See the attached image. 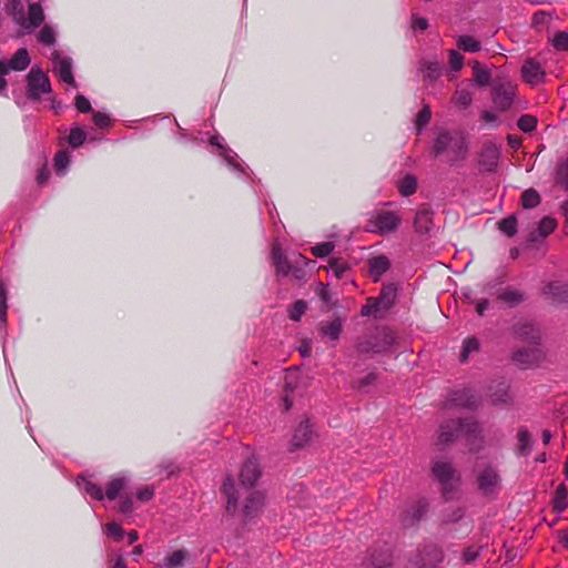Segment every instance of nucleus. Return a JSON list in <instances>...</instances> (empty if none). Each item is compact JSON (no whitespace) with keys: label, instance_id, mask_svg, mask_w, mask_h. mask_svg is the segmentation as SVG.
I'll list each match as a JSON object with an SVG mask.
<instances>
[{"label":"nucleus","instance_id":"obj_52","mask_svg":"<svg viewBox=\"0 0 568 568\" xmlns=\"http://www.w3.org/2000/svg\"><path fill=\"white\" fill-rule=\"evenodd\" d=\"M454 99L455 103L464 109L469 106L473 101L471 93L467 90L457 91Z\"/></svg>","mask_w":568,"mask_h":568},{"label":"nucleus","instance_id":"obj_32","mask_svg":"<svg viewBox=\"0 0 568 568\" xmlns=\"http://www.w3.org/2000/svg\"><path fill=\"white\" fill-rule=\"evenodd\" d=\"M474 80L479 87H486L489 84L491 75L487 69H483L478 61L473 64Z\"/></svg>","mask_w":568,"mask_h":568},{"label":"nucleus","instance_id":"obj_41","mask_svg":"<svg viewBox=\"0 0 568 568\" xmlns=\"http://www.w3.org/2000/svg\"><path fill=\"white\" fill-rule=\"evenodd\" d=\"M432 118V111L429 105L425 104L422 110L418 112L415 125L418 132H420L426 124L429 123Z\"/></svg>","mask_w":568,"mask_h":568},{"label":"nucleus","instance_id":"obj_54","mask_svg":"<svg viewBox=\"0 0 568 568\" xmlns=\"http://www.w3.org/2000/svg\"><path fill=\"white\" fill-rule=\"evenodd\" d=\"M449 64L453 71H459L464 64L463 55L455 50L449 51Z\"/></svg>","mask_w":568,"mask_h":568},{"label":"nucleus","instance_id":"obj_27","mask_svg":"<svg viewBox=\"0 0 568 568\" xmlns=\"http://www.w3.org/2000/svg\"><path fill=\"white\" fill-rule=\"evenodd\" d=\"M513 361L523 367H528L536 361V352L532 348H519L514 352Z\"/></svg>","mask_w":568,"mask_h":568},{"label":"nucleus","instance_id":"obj_16","mask_svg":"<svg viewBox=\"0 0 568 568\" xmlns=\"http://www.w3.org/2000/svg\"><path fill=\"white\" fill-rule=\"evenodd\" d=\"M53 71L61 81L75 85L74 78L71 71V61L67 58H60L58 52L53 54Z\"/></svg>","mask_w":568,"mask_h":568},{"label":"nucleus","instance_id":"obj_45","mask_svg":"<svg viewBox=\"0 0 568 568\" xmlns=\"http://www.w3.org/2000/svg\"><path fill=\"white\" fill-rule=\"evenodd\" d=\"M516 334L525 339H536L538 337L537 332L531 324H523L517 326Z\"/></svg>","mask_w":568,"mask_h":568},{"label":"nucleus","instance_id":"obj_59","mask_svg":"<svg viewBox=\"0 0 568 568\" xmlns=\"http://www.w3.org/2000/svg\"><path fill=\"white\" fill-rule=\"evenodd\" d=\"M9 72V67L7 62L0 61V93L6 89L7 81L3 78Z\"/></svg>","mask_w":568,"mask_h":568},{"label":"nucleus","instance_id":"obj_60","mask_svg":"<svg viewBox=\"0 0 568 568\" xmlns=\"http://www.w3.org/2000/svg\"><path fill=\"white\" fill-rule=\"evenodd\" d=\"M153 494L154 493L152 488L145 487L138 491L136 497L141 501H148L153 497Z\"/></svg>","mask_w":568,"mask_h":568},{"label":"nucleus","instance_id":"obj_49","mask_svg":"<svg viewBox=\"0 0 568 568\" xmlns=\"http://www.w3.org/2000/svg\"><path fill=\"white\" fill-rule=\"evenodd\" d=\"M85 140V132L80 128H73L70 131L69 143L73 148H79Z\"/></svg>","mask_w":568,"mask_h":568},{"label":"nucleus","instance_id":"obj_15","mask_svg":"<svg viewBox=\"0 0 568 568\" xmlns=\"http://www.w3.org/2000/svg\"><path fill=\"white\" fill-rule=\"evenodd\" d=\"M426 511V503L418 500L409 505L402 514V524L404 527L415 526Z\"/></svg>","mask_w":568,"mask_h":568},{"label":"nucleus","instance_id":"obj_26","mask_svg":"<svg viewBox=\"0 0 568 568\" xmlns=\"http://www.w3.org/2000/svg\"><path fill=\"white\" fill-rule=\"evenodd\" d=\"M396 286L394 284H386L383 286L381 295L376 298L384 311L388 310L395 302Z\"/></svg>","mask_w":568,"mask_h":568},{"label":"nucleus","instance_id":"obj_5","mask_svg":"<svg viewBox=\"0 0 568 568\" xmlns=\"http://www.w3.org/2000/svg\"><path fill=\"white\" fill-rule=\"evenodd\" d=\"M432 474L442 485L445 496L453 490L454 485L459 480V475L452 463L442 459L433 462Z\"/></svg>","mask_w":568,"mask_h":568},{"label":"nucleus","instance_id":"obj_42","mask_svg":"<svg viewBox=\"0 0 568 568\" xmlns=\"http://www.w3.org/2000/svg\"><path fill=\"white\" fill-rule=\"evenodd\" d=\"M551 44L556 50L568 51V32H557L551 40Z\"/></svg>","mask_w":568,"mask_h":568},{"label":"nucleus","instance_id":"obj_7","mask_svg":"<svg viewBox=\"0 0 568 568\" xmlns=\"http://www.w3.org/2000/svg\"><path fill=\"white\" fill-rule=\"evenodd\" d=\"M371 223L374 226L373 231L383 235L395 231L400 223V219L393 211H382L373 216Z\"/></svg>","mask_w":568,"mask_h":568},{"label":"nucleus","instance_id":"obj_34","mask_svg":"<svg viewBox=\"0 0 568 568\" xmlns=\"http://www.w3.org/2000/svg\"><path fill=\"white\" fill-rule=\"evenodd\" d=\"M540 203V195L535 189H528L521 194V205L524 209H534Z\"/></svg>","mask_w":568,"mask_h":568},{"label":"nucleus","instance_id":"obj_29","mask_svg":"<svg viewBox=\"0 0 568 568\" xmlns=\"http://www.w3.org/2000/svg\"><path fill=\"white\" fill-rule=\"evenodd\" d=\"M321 334L329 337L333 341L339 338L342 332V321L339 318H335L331 322L323 323L320 327Z\"/></svg>","mask_w":568,"mask_h":568},{"label":"nucleus","instance_id":"obj_36","mask_svg":"<svg viewBox=\"0 0 568 568\" xmlns=\"http://www.w3.org/2000/svg\"><path fill=\"white\" fill-rule=\"evenodd\" d=\"M499 230L511 237L517 233V220L514 215L503 219L498 222Z\"/></svg>","mask_w":568,"mask_h":568},{"label":"nucleus","instance_id":"obj_28","mask_svg":"<svg viewBox=\"0 0 568 568\" xmlns=\"http://www.w3.org/2000/svg\"><path fill=\"white\" fill-rule=\"evenodd\" d=\"M568 488L565 484H560L555 491V496L552 499L554 509L557 513L564 511L568 506Z\"/></svg>","mask_w":568,"mask_h":568},{"label":"nucleus","instance_id":"obj_31","mask_svg":"<svg viewBox=\"0 0 568 568\" xmlns=\"http://www.w3.org/2000/svg\"><path fill=\"white\" fill-rule=\"evenodd\" d=\"M497 298L510 306H515L524 301V294L517 290H505L498 293Z\"/></svg>","mask_w":568,"mask_h":568},{"label":"nucleus","instance_id":"obj_43","mask_svg":"<svg viewBox=\"0 0 568 568\" xmlns=\"http://www.w3.org/2000/svg\"><path fill=\"white\" fill-rule=\"evenodd\" d=\"M307 305L304 301H296L290 308L288 316L292 321H300L302 315L305 313Z\"/></svg>","mask_w":568,"mask_h":568},{"label":"nucleus","instance_id":"obj_18","mask_svg":"<svg viewBox=\"0 0 568 568\" xmlns=\"http://www.w3.org/2000/svg\"><path fill=\"white\" fill-rule=\"evenodd\" d=\"M222 493L226 498L227 513H234L237 508L240 491L231 477L225 478L222 485Z\"/></svg>","mask_w":568,"mask_h":568},{"label":"nucleus","instance_id":"obj_40","mask_svg":"<svg viewBox=\"0 0 568 568\" xmlns=\"http://www.w3.org/2000/svg\"><path fill=\"white\" fill-rule=\"evenodd\" d=\"M517 125L523 132L530 133L536 129L537 119L530 114H525L518 119Z\"/></svg>","mask_w":568,"mask_h":568},{"label":"nucleus","instance_id":"obj_35","mask_svg":"<svg viewBox=\"0 0 568 568\" xmlns=\"http://www.w3.org/2000/svg\"><path fill=\"white\" fill-rule=\"evenodd\" d=\"M478 351H479L478 339L476 337H467L463 343L460 361L463 363L467 362L469 355L473 353H477Z\"/></svg>","mask_w":568,"mask_h":568},{"label":"nucleus","instance_id":"obj_55","mask_svg":"<svg viewBox=\"0 0 568 568\" xmlns=\"http://www.w3.org/2000/svg\"><path fill=\"white\" fill-rule=\"evenodd\" d=\"M106 534L115 540H120L123 537V529L116 523H110L106 525Z\"/></svg>","mask_w":568,"mask_h":568},{"label":"nucleus","instance_id":"obj_10","mask_svg":"<svg viewBox=\"0 0 568 568\" xmlns=\"http://www.w3.org/2000/svg\"><path fill=\"white\" fill-rule=\"evenodd\" d=\"M500 149L495 143H486L479 154V166L485 172H494L499 162Z\"/></svg>","mask_w":568,"mask_h":568},{"label":"nucleus","instance_id":"obj_37","mask_svg":"<svg viewBox=\"0 0 568 568\" xmlns=\"http://www.w3.org/2000/svg\"><path fill=\"white\" fill-rule=\"evenodd\" d=\"M399 193L403 196H409L416 192L417 182L413 175H406L399 183Z\"/></svg>","mask_w":568,"mask_h":568},{"label":"nucleus","instance_id":"obj_4","mask_svg":"<svg viewBox=\"0 0 568 568\" xmlns=\"http://www.w3.org/2000/svg\"><path fill=\"white\" fill-rule=\"evenodd\" d=\"M517 85L507 79H499L493 83V102L500 111H507L514 103Z\"/></svg>","mask_w":568,"mask_h":568},{"label":"nucleus","instance_id":"obj_63","mask_svg":"<svg viewBox=\"0 0 568 568\" xmlns=\"http://www.w3.org/2000/svg\"><path fill=\"white\" fill-rule=\"evenodd\" d=\"M508 144L514 149L517 150L521 145V139L517 135H508L507 138Z\"/></svg>","mask_w":568,"mask_h":568},{"label":"nucleus","instance_id":"obj_48","mask_svg":"<svg viewBox=\"0 0 568 568\" xmlns=\"http://www.w3.org/2000/svg\"><path fill=\"white\" fill-rule=\"evenodd\" d=\"M38 40L45 45H52L55 42V36L51 27L44 26L38 34Z\"/></svg>","mask_w":568,"mask_h":568},{"label":"nucleus","instance_id":"obj_61","mask_svg":"<svg viewBox=\"0 0 568 568\" xmlns=\"http://www.w3.org/2000/svg\"><path fill=\"white\" fill-rule=\"evenodd\" d=\"M428 27V22L425 18H415L413 20V28L415 30L424 31Z\"/></svg>","mask_w":568,"mask_h":568},{"label":"nucleus","instance_id":"obj_9","mask_svg":"<svg viewBox=\"0 0 568 568\" xmlns=\"http://www.w3.org/2000/svg\"><path fill=\"white\" fill-rule=\"evenodd\" d=\"M460 436V423L458 419H448L443 422L437 430L436 444L447 446L453 444Z\"/></svg>","mask_w":568,"mask_h":568},{"label":"nucleus","instance_id":"obj_50","mask_svg":"<svg viewBox=\"0 0 568 568\" xmlns=\"http://www.w3.org/2000/svg\"><path fill=\"white\" fill-rule=\"evenodd\" d=\"M334 244L331 242L320 243L312 247V253L316 257H325L332 253Z\"/></svg>","mask_w":568,"mask_h":568},{"label":"nucleus","instance_id":"obj_22","mask_svg":"<svg viewBox=\"0 0 568 568\" xmlns=\"http://www.w3.org/2000/svg\"><path fill=\"white\" fill-rule=\"evenodd\" d=\"M517 439L516 453L520 456H528L532 450V438L527 428L518 429Z\"/></svg>","mask_w":568,"mask_h":568},{"label":"nucleus","instance_id":"obj_25","mask_svg":"<svg viewBox=\"0 0 568 568\" xmlns=\"http://www.w3.org/2000/svg\"><path fill=\"white\" fill-rule=\"evenodd\" d=\"M272 258L277 273H282L283 275H287L290 273L291 267L281 247L277 245L273 246Z\"/></svg>","mask_w":568,"mask_h":568},{"label":"nucleus","instance_id":"obj_30","mask_svg":"<svg viewBox=\"0 0 568 568\" xmlns=\"http://www.w3.org/2000/svg\"><path fill=\"white\" fill-rule=\"evenodd\" d=\"M457 47L465 52H478L481 48L480 42L471 36H459Z\"/></svg>","mask_w":568,"mask_h":568},{"label":"nucleus","instance_id":"obj_64","mask_svg":"<svg viewBox=\"0 0 568 568\" xmlns=\"http://www.w3.org/2000/svg\"><path fill=\"white\" fill-rule=\"evenodd\" d=\"M49 176L50 172L47 169H42L37 176V181L40 185H42L49 180Z\"/></svg>","mask_w":568,"mask_h":568},{"label":"nucleus","instance_id":"obj_13","mask_svg":"<svg viewBox=\"0 0 568 568\" xmlns=\"http://www.w3.org/2000/svg\"><path fill=\"white\" fill-rule=\"evenodd\" d=\"M542 295L552 303H566L568 302V284L560 281L549 282L542 287Z\"/></svg>","mask_w":568,"mask_h":568},{"label":"nucleus","instance_id":"obj_44","mask_svg":"<svg viewBox=\"0 0 568 568\" xmlns=\"http://www.w3.org/2000/svg\"><path fill=\"white\" fill-rule=\"evenodd\" d=\"M381 311H384V308L381 306V304L377 302V300L368 298L367 303L362 307L361 314L363 316H371V315H377Z\"/></svg>","mask_w":568,"mask_h":568},{"label":"nucleus","instance_id":"obj_53","mask_svg":"<svg viewBox=\"0 0 568 568\" xmlns=\"http://www.w3.org/2000/svg\"><path fill=\"white\" fill-rule=\"evenodd\" d=\"M84 490L87 494H89L91 497H93L97 500L103 499V491L102 488L91 481L85 480L84 481Z\"/></svg>","mask_w":568,"mask_h":568},{"label":"nucleus","instance_id":"obj_19","mask_svg":"<svg viewBox=\"0 0 568 568\" xmlns=\"http://www.w3.org/2000/svg\"><path fill=\"white\" fill-rule=\"evenodd\" d=\"M368 266L369 276L374 282H378L382 275L389 270L390 262L385 255H378L368 261Z\"/></svg>","mask_w":568,"mask_h":568},{"label":"nucleus","instance_id":"obj_17","mask_svg":"<svg viewBox=\"0 0 568 568\" xmlns=\"http://www.w3.org/2000/svg\"><path fill=\"white\" fill-rule=\"evenodd\" d=\"M433 226V211L427 207H420L415 215L414 227L419 234H426Z\"/></svg>","mask_w":568,"mask_h":568},{"label":"nucleus","instance_id":"obj_39","mask_svg":"<svg viewBox=\"0 0 568 568\" xmlns=\"http://www.w3.org/2000/svg\"><path fill=\"white\" fill-rule=\"evenodd\" d=\"M557 226V223L555 221V219L550 217V216H545L544 219H541V221L539 222L538 224V229H537V232L539 234V236L541 237H546L548 236L550 233L554 232V230L556 229Z\"/></svg>","mask_w":568,"mask_h":568},{"label":"nucleus","instance_id":"obj_14","mask_svg":"<svg viewBox=\"0 0 568 568\" xmlns=\"http://www.w3.org/2000/svg\"><path fill=\"white\" fill-rule=\"evenodd\" d=\"M245 504L243 506V515L245 520L252 519L260 514L264 506V496L257 490H247Z\"/></svg>","mask_w":568,"mask_h":568},{"label":"nucleus","instance_id":"obj_57","mask_svg":"<svg viewBox=\"0 0 568 568\" xmlns=\"http://www.w3.org/2000/svg\"><path fill=\"white\" fill-rule=\"evenodd\" d=\"M93 122L94 124L100 128V129H104L106 126H109L110 124V118L108 114L105 113H101V112H94L93 113Z\"/></svg>","mask_w":568,"mask_h":568},{"label":"nucleus","instance_id":"obj_6","mask_svg":"<svg viewBox=\"0 0 568 568\" xmlns=\"http://www.w3.org/2000/svg\"><path fill=\"white\" fill-rule=\"evenodd\" d=\"M27 83V95L32 101H39L42 94L51 92L49 77L40 68H31Z\"/></svg>","mask_w":568,"mask_h":568},{"label":"nucleus","instance_id":"obj_58","mask_svg":"<svg viewBox=\"0 0 568 568\" xmlns=\"http://www.w3.org/2000/svg\"><path fill=\"white\" fill-rule=\"evenodd\" d=\"M377 376L375 373H369L365 377L357 381L355 388L362 390L365 387L372 385L376 381Z\"/></svg>","mask_w":568,"mask_h":568},{"label":"nucleus","instance_id":"obj_8","mask_svg":"<svg viewBox=\"0 0 568 568\" xmlns=\"http://www.w3.org/2000/svg\"><path fill=\"white\" fill-rule=\"evenodd\" d=\"M460 435H464L470 446V452H477L481 447V430L479 424L473 418H459Z\"/></svg>","mask_w":568,"mask_h":568},{"label":"nucleus","instance_id":"obj_23","mask_svg":"<svg viewBox=\"0 0 568 568\" xmlns=\"http://www.w3.org/2000/svg\"><path fill=\"white\" fill-rule=\"evenodd\" d=\"M30 64V57L28 53V50L26 48L19 49L13 57L10 59V61L7 63L10 70L14 71H23L26 70Z\"/></svg>","mask_w":568,"mask_h":568},{"label":"nucleus","instance_id":"obj_2","mask_svg":"<svg viewBox=\"0 0 568 568\" xmlns=\"http://www.w3.org/2000/svg\"><path fill=\"white\" fill-rule=\"evenodd\" d=\"M394 343L395 336L393 331L387 327H379L361 337L356 347L358 353L374 356L388 352Z\"/></svg>","mask_w":568,"mask_h":568},{"label":"nucleus","instance_id":"obj_56","mask_svg":"<svg viewBox=\"0 0 568 568\" xmlns=\"http://www.w3.org/2000/svg\"><path fill=\"white\" fill-rule=\"evenodd\" d=\"M75 106H77L78 111L82 112V113H87V112L91 111L90 101L81 94H78L75 97Z\"/></svg>","mask_w":568,"mask_h":568},{"label":"nucleus","instance_id":"obj_11","mask_svg":"<svg viewBox=\"0 0 568 568\" xmlns=\"http://www.w3.org/2000/svg\"><path fill=\"white\" fill-rule=\"evenodd\" d=\"M545 75L546 73L544 69L537 61L528 59L524 62L521 67V77L526 83L530 85L542 83Z\"/></svg>","mask_w":568,"mask_h":568},{"label":"nucleus","instance_id":"obj_21","mask_svg":"<svg viewBox=\"0 0 568 568\" xmlns=\"http://www.w3.org/2000/svg\"><path fill=\"white\" fill-rule=\"evenodd\" d=\"M44 20V14L39 3H30L28 19L22 22V27L28 30L38 28Z\"/></svg>","mask_w":568,"mask_h":568},{"label":"nucleus","instance_id":"obj_46","mask_svg":"<svg viewBox=\"0 0 568 568\" xmlns=\"http://www.w3.org/2000/svg\"><path fill=\"white\" fill-rule=\"evenodd\" d=\"M348 265L346 262H343L341 260H337V258H333L331 262H329V270L334 273V275L337 277V278H342L344 276V274L348 271Z\"/></svg>","mask_w":568,"mask_h":568},{"label":"nucleus","instance_id":"obj_20","mask_svg":"<svg viewBox=\"0 0 568 568\" xmlns=\"http://www.w3.org/2000/svg\"><path fill=\"white\" fill-rule=\"evenodd\" d=\"M313 429L312 425L308 420H303L300 423V425L296 427L293 438H292V445L295 448L304 447L312 438Z\"/></svg>","mask_w":568,"mask_h":568},{"label":"nucleus","instance_id":"obj_38","mask_svg":"<svg viewBox=\"0 0 568 568\" xmlns=\"http://www.w3.org/2000/svg\"><path fill=\"white\" fill-rule=\"evenodd\" d=\"M125 480L124 478L118 477L113 478L108 485H106V491L105 496L110 500H113L116 498L121 489L124 487Z\"/></svg>","mask_w":568,"mask_h":568},{"label":"nucleus","instance_id":"obj_62","mask_svg":"<svg viewBox=\"0 0 568 568\" xmlns=\"http://www.w3.org/2000/svg\"><path fill=\"white\" fill-rule=\"evenodd\" d=\"M297 372L295 369H288L287 371V374L285 376V388L286 389H294L295 385L293 384L292 382V378L293 376L296 374Z\"/></svg>","mask_w":568,"mask_h":568},{"label":"nucleus","instance_id":"obj_3","mask_svg":"<svg viewBox=\"0 0 568 568\" xmlns=\"http://www.w3.org/2000/svg\"><path fill=\"white\" fill-rule=\"evenodd\" d=\"M476 486L480 495L484 497H496L501 490V476L499 469L491 464L478 469L476 474Z\"/></svg>","mask_w":568,"mask_h":568},{"label":"nucleus","instance_id":"obj_24","mask_svg":"<svg viewBox=\"0 0 568 568\" xmlns=\"http://www.w3.org/2000/svg\"><path fill=\"white\" fill-rule=\"evenodd\" d=\"M189 557L190 554L185 549L174 550L164 558L163 566L165 568H182L186 560L189 559Z\"/></svg>","mask_w":568,"mask_h":568},{"label":"nucleus","instance_id":"obj_47","mask_svg":"<svg viewBox=\"0 0 568 568\" xmlns=\"http://www.w3.org/2000/svg\"><path fill=\"white\" fill-rule=\"evenodd\" d=\"M440 65L438 62H426L424 64L425 77L430 81H435L440 75Z\"/></svg>","mask_w":568,"mask_h":568},{"label":"nucleus","instance_id":"obj_33","mask_svg":"<svg viewBox=\"0 0 568 568\" xmlns=\"http://www.w3.org/2000/svg\"><path fill=\"white\" fill-rule=\"evenodd\" d=\"M555 181L558 185L568 190V158L557 164Z\"/></svg>","mask_w":568,"mask_h":568},{"label":"nucleus","instance_id":"obj_1","mask_svg":"<svg viewBox=\"0 0 568 568\" xmlns=\"http://www.w3.org/2000/svg\"><path fill=\"white\" fill-rule=\"evenodd\" d=\"M433 153L436 156L447 154L450 163L463 161L468 153L466 138L458 131L440 130L434 141Z\"/></svg>","mask_w":568,"mask_h":568},{"label":"nucleus","instance_id":"obj_51","mask_svg":"<svg viewBox=\"0 0 568 568\" xmlns=\"http://www.w3.org/2000/svg\"><path fill=\"white\" fill-rule=\"evenodd\" d=\"M69 162H70V158H69L68 152H65V151L58 152L54 156V168H55L57 172L62 173L67 169Z\"/></svg>","mask_w":568,"mask_h":568},{"label":"nucleus","instance_id":"obj_12","mask_svg":"<svg viewBox=\"0 0 568 568\" xmlns=\"http://www.w3.org/2000/svg\"><path fill=\"white\" fill-rule=\"evenodd\" d=\"M260 476L261 470L256 460L247 459L243 464L240 473V481L242 489L248 490L251 487L255 485Z\"/></svg>","mask_w":568,"mask_h":568}]
</instances>
